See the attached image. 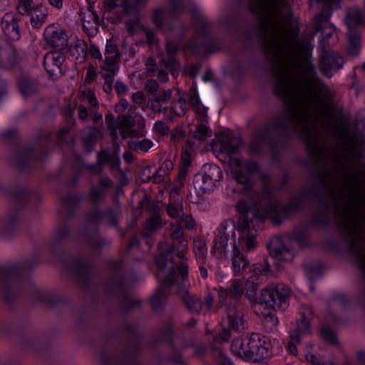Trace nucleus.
Instances as JSON below:
<instances>
[{"label":"nucleus","mask_w":365,"mask_h":365,"mask_svg":"<svg viewBox=\"0 0 365 365\" xmlns=\"http://www.w3.org/2000/svg\"><path fill=\"white\" fill-rule=\"evenodd\" d=\"M104 55L103 64L107 65H116L120 57L117 45L111 41H107Z\"/></svg>","instance_id":"29"},{"label":"nucleus","mask_w":365,"mask_h":365,"mask_svg":"<svg viewBox=\"0 0 365 365\" xmlns=\"http://www.w3.org/2000/svg\"><path fill=\"white\" fill-rule=\"evenodd\" d=\"M171 98L172 91L170 89L159 91L149 100L148 105L155 113H160L167 110L168 103Z\"/></svg>","instance_id":"20"},{"label":"nucleus","mask_w":365,"mask_h":365,"mask_svg":"<svg viewBox=\"0 0 365 365\" xmlns=\"http://www.w3.org/2000/svg\"><path fill=\"white\" fill-rule=\"evenodd\" d=\"M250 11L264 29L263 51L273 67L278 96H330L319 81L313 87L315 68L309 59V43L298 38L290 22L285 0H247Z\"/></svg>","instance_id":"1"},{"label":"nucleus","mask_w":365,"mask_h":365,"mask_svg":"<svg viewBox=\"0 0 365 365\" xmlns=\"http://www.w3.org/2000/svg\"><path fill=\"white\" fill-rule=\"evenodd\" d=\"M29 15L31 16V26L34 29H40L47 20L48 11L43 5L36 4L35 9Z\"/></svg>","instance_id":"25"},{"label":"nucleus","mask_w":365,"mask_h":365,"mask_svg":"<svg viewBox=\"0 0 365 365\" xmlns=\"http://www.w3.org/2000/svg\"><path fill=\"white\" fill-rule=\"evenodd\" d=\"M89 220L91 222H101L108 226L114 227L117 225L118 217L113 210L108 208L104 212L100 210L93 212L89 215Z\"/></svg>","instance_id":"23"},{"label":"nucleus","mask_w":365,"mask_h":365,"mask_svg":"<svg viewBox=\"0 0 365 365\" xmlns=\"http://www.w3.org/2000/svg\"><path fill=\"white\" fill-rule=\"evenodd\" d=\"M170 236L173 240H180L181 250L174 255L173 246L165 242L158 244L159 255L155 259L156 265L159 268L157 278H163L165 284H172L173 279L170 278V275L173 276L175 269H178L180 263L185 262L184 259L186 252V240L183 237L182 225L178 223L172 224Z\"/></svg>","instance_id":"4"},{"label":"nucleus","mask_w":365,"mask_h":365,"mask_svg":"<svg viewBox=\"0 0 365 365\" xmlns=\"http://www.w3.org/2000/svg\"><path fill=\"white\" fill-rule=\"evenodd\" d=\"M322 337L329 343L335 344L337 342L336 334L329 329L324 328L321 331Z\"/></svg>","instance_id":"47"},{"label":"nucleus","mask_w":365,"mask_h":365,"mask_svg":"<svg viewBox=\"0 0 365 365\" xmlns=\"http://www.w3.org/2000/svg\"><path fill=\"white\" fill-rule=\"evenodd\" d=\"M343 64V58L338 53L328 51L321 58L320 69L326 76L330 78Z\"/></svg>","instance_id":"14"},{"label":"nucleus","mask_w":365,"mask_h":365,"mask_svg":"<svg viewBox=\"0 0 365 365\" xmlns=\"http://www.w3.org/2000/svg\"><path fill=\"white\" fill-rule=\"evenodd\" d=\"M245 166L247 171L250 173L257 172L259 168L258 164L254 161L247 162Z\"/></svg>","instance_id":"63"},{"label":"nucleus","mask_w":365,"mask_h":365,"mask_svg":"<svg viewBox=\"0 0 365 365\" xmlns=\"http://www.w3.org/2000/svg\"><path fill=\"white\" fill-rule=\"evenodd\" d=\"M168 215L172 217H180L182 214V207L180 205H169L167 207Z\"/></svg>","instance_id":"51"},{"label":"nucleus","mask_w":365,"mask_h":365,"mask_svg":"<svg viewBox=\"0 0 365 365\" xmlns=\"http://www.w3.org/2000/svg\"><path fill=\"white\" fill-rule=\"evenodd\" d=\"M101 68L103 70L101 76L104 78L105 82L113 83L114 77L118 71V66L103 64Z\"/></svg>","instance_id":"36"},{"label":"nucleus","mask_w":365,"mask_h":365,"mask_svg":"<svg viewBox=\"0 0 365 365\" xmlns=\"http://www.w3.org/2000/svg\"><path fill=\"white\" fill-rule=\"evenodd\" d=\"M165 298V292L163 289H158L157 290L155 294L151 297L150 302L152 304V307L155 309H159Z\"/></svg>","instance_id":"44"},{"label":"nucleus","mask_w":365,"mask_h":365,"mask_svg":"<svg viewBox=\"0 0 365 365\" xmlns=\"http://www.w3.org/2000/svg\"><path fill=\"white\" fill-rule=\"evenodd\" d=\"M132 100L133 103L138 105H140L142 103H143L145 101V96L144 93L141 91H138L132 95Z\"/></svg>","instance_id":"57"},{"label":"nucleus","mask_w":365,"mask_h":365,"mask_svg":"<svg viewBox=\"0 0 365 365\" xmlns=\"http://www.w3.org/2000/svg\"><path fill=\"white\" fill-rule=\"evenodd\" d=\"M218 292V303L220 307H223L229 304L231 298L239 299L245 292L244 282L240 279H233L231 282L230 289L223 287H219Z\"/></svg>","instance_id":"12"},{"label":"nucleus","mask_w":365,"mask_h":365,"mask_svg":"<svg viewBox=\"0 0 365 365\" xmlns=\"http://www.w3.org/2000/svg\"><path fill=\"white\" fill-rule=\"evenodd\" d=\"M305 358L307 361L314 365H335L331 361L323 359L320 355L312 352H307L305 354Z\"/></svg>","instance_id":"43"},{"label":"nucleus","mask_w":365,"mask_h":365,"mask_svg":"<svg viewBox=\"0 0 365 365\" xmlns=\"http://www.w3.org/2000/svg\"><path fill=\"white\" fill-rule=\"evenodd\" d=\"M178 47L175 43L171 41H168L165 45L167 58L163 56L161 59L162 62L168 66H174V64L176 63L174 55L178 51Z\"/></svg>","instance_id":"31"},{"label":"nucleus","mask_w":365,"mask_h":365,"mask_svg":"<svg viewBox=\"0 0 365 365\" xmlns=\"http://www.w3.org/2000/svg\"><path fill=\"white\" fill-rule=\"evenodd\" d=\"M188 274V265L186 262L179 264L178 269H175L173 276L170 278L173 279L172 284H165L163 278L158 279L163 282L165 286L171 287L177 285L178 294L184 302L187 309L193 313L199 314L202 309V302L194 294L190 293L185 286V278Z\"/></svg>","instance_id":"7"},{"label":"nucleus","mask_w":365,"mask_h":365,"mask_svg":"<svg viewBox=\"0 0 365 365\" xmlns=\"http://www.w3.org/2000/svg\"><path fill=\"white\" fill-rule=\"evenodd\" d=\"M333 8H329L324 5V11L316 16L317 21L316 29L317 31H321L322 40L328 44L330 43L329 42V39L336 34L334 26L327 21V19L331 16V10Z\"/></svg>","instance_id":"13"},{"label":"nucleus","mask_w":365,"mask_h":365,"mask_svg":"<svg viewBox=\"0 0 365 365\" xmlns=\"http://www.w3.org/2000/svg\"><path fill=\"white\" fill-rule=\"evenodd\" d=\"M78 118L83 121L88 119V116L91 117L90 108L88 109L85 106L80 105L77 108Z\"/></svg>","instance_id":"53"},{"label":"nucleus","mask_w":365,"mask_h":365,"mask_svg":"<svg viewBox=\"0 0 365 365\" xmlns=\"http://www.w3.org/2000/svg\"><path fill=\"white\" fill-rule=\"evenodd\" d=\"M19 277V270L16 267L0 269V294L6 298L13 289Z\"/></svg>","instance_id":"15"},{"label":"nucleus","mask_w":365,"mask_h":365,"mask_svg":"<svg viewBox=\"0 0 365 365\" xmlns=\"http://www.w3.org/2000/svg\"><path fill=\"white\" fill-rule=\"evenodd\" d=\"M153 146V141L148 138L141 140H133L129 142V147L131 149L143 153L148 152Z\"/></svg>","instance_id":"34"},{"label":"nucleus","mask_w":365,"mask_h":365,"mask_svg":"<svg viewBox=\"0 0 365 365\" xmlns=\"http://www.w3.org/2000/svg\"><path fill=\"white\" fill-rule=\"evenodd\" d=\"M81 98L83 101H87L90 106L91 118L95 122L101 120L102 115L98 112V103L94 93L91 91H84L81 93Z\"/></svg>","instance_id":"27"},{"label":"nucleus","mask_w":365,"mask_h":365,"mask_svg":"<svg viewBox=\"0 0 365 365\" xmlns=\"http://www.w3.org/2000/svg\"><path fill=\"white\" fill-rule=\"evenodd\" d=\"M291 295L290 289L282 284L275 287L264 288L262 290L261 297L257 307L259 309L267 310L262 313L264 321L270 323L272 326L278 324L277 317L270 312V310H284L288 307V298Z\"/></svg>","instance_id":"6"},{"label":"nucleus","mask_w":365,"mask_h":365,"mask_svg":"<svg viewBox=\"0 0 365 365\" xmlns=\"http://www.w3.org/2000/svg\"><path fill=\"white\" fill-rule=\"evenodd\" d=\"M237 210L243 214L238 220L237 227L232 220L222 221L215 232L212 252L220 259H232V267L235 274L249 264L244 252L256 248L257 227L260 222H253L250 215L257 220V212L250 210L242 202L236 205Z\"/></svg>","instance_id":"2"},{"label":"nucleus","mask_w":365,"mask_h":365,"mask_svg":"<svg viewBox=\"0 0 365 365\" xmlns=\"http://www.w3.org/2000/svg\"><path fill=\"white\" fill-rule=\"evenodd\" d=\"M84 31L90 36L97 34L99 22L98 15L92 11H87L82 15Z\"/></svg>","instance_id":"24"},{"label":"nucleus","mask_w":365,"mask_h":365,"mask_svg":"<svg viewBox=\"0 0 365 365\" xmlns=\"http://www.w3.org/2000/svg\"><path fill=\"white\" fill-rule=\"evenodd\" d=\"M129 106V103L125 99H120L118 103L115 105V110L118 113H122Z\"/></svg>","instance_id":"58"},{"label":"nucleus","mask_w":365,"mask_h":365,"mask_svg":"<svg viewBox=\"0 0 365 365\" xmlns=\"http://www.w3.org/2000/svg\"><path fill=\"white\" fill-rule=\"evenodd\" d=\"M312 314V309L309 307H306L302 311V319L300 322H296V327L290 331L291 339L299 343L300 338L309 332V318Z\"/></svg>","instance_id":"18"},{"label":"nucleus","mask_w":365,"mask_h":365,"mask_svg":"<svg viewBox=\"0 0 365 365\" xmlns=\"http://www.w3.org/2000/svg\"><path fill=\"white\" fill-rule=\"evenodd\" d=\"M145 66L147 67L148 72L149 73H153L157 69L155 60L152 57L147 58L145 61Z\"/></svg>","instance_id":"61"},{"label":"nucleus","mask_w":365,"mask_h":365,"mask_svg":"<svg viewBox=\"0 0 365 365\" xmlns=\"http://www.w3.org/2000/svg\"><path fill=\"white\" fill-rule=\"evenodd\" d=\"M249 336L235 339L231 344V350L233 354L239 357L247 360L249 351Z\"/></svg>","instance_id":"28"},{"label":"nucleus","mask_w":365,"mask_h":365,"mask_svg":"<svg viewBox=\"0 0 365 365\" xmlns=\"http://www.w3.org/2000/svg\"><path fill=\"white\" fill-rule=\"evenodd\" d=\"M219 141L220 152L228 155L235 153L241 145L240 138L232 134H220Z\"/></svg>","instance_id":"21"},{"label":"nucleus","mask_w":365,"mask_h":365,"mask_svg":"<svg viewBox=\"0 0 365 365\" xmlns=\"http://www.w3.org/2000/svg\"><path fill=\"white\" fill-rule=\"evenodd\" d=\"M339 0H311L312 4L316 2L322 4L329 8H336L339 6Z\"/></svg>","instance_id":"54"},{"label":"nucleus","mask_w":365,"mask_h":365,"mask_svg":"<svg viewBox=\"0 0 365 365\" xmlns=\"http://www.w3.org/2000/svg\"><path fill=\"white\" fill-rule=\"evenodd\" d=\"M210 135L211 131L205 125L197 126L193 133V137L200 140H205Z\"/></svg>","instance_id":"46"},{"label":"nucleus","mask_w":365,"mask_h":365,"mask_svg":"<svg viewBox=\"0 0 365 365\" xmlns=\"http://www.w3.org/2000/svg\"><path fill=\"white\" fill-rule=\"evenodd\" d=\"M225 314V322L230 329L235 331H241L245 329V321L243 319V313L237 308L235 304L232 302L227 304Z\"/></svg>","instance_id":"17"},{"label":"nucleus","mask_w":365,"mask_h":365,"mask_svg":"<svg viewBox=\"0 0 365 365\" xmlns=\"http://www.w3.org/2000/svg\"><path fill=\"white\" fill-rule=\"evenodd\" d=\"M61 51H50L44 56L43 64L45 69L52 78H57L61 74V66L65 60Z\"/></svg>","instance_id":"16"},{"label":"nucleus","mask_w":365,"mask_h":365,"mask_svg":"<svg viewBox=\"0 0 365 365\" xmlns=\"http://www.w3.org/2000/svg\"><path fill=\"white\" fill-rule=\"evenodd\" d=\"M36 6L34 0H17V10L21 15H29Z\"/></svg>","instance_id":"41"},{"label":"nucleus","mask_w":365,"mask_h":365,"mask_svg":"<svg viewBox=\"0 0 365 365\" xmlns=\"http://www.w3.org/2000/svg\"><path fill=\"white\" fill-rule=\"evenodd\" d=\"M234 178L238 183L243 186L241 192L247 198V201L241 200L237 205L243 202L247 205L249 211L255 210L257 213V220L252 215H250V220L252 219L253 222H261L265 218H270L274 224L278 225L288 217L289 212L293 208V206L291 204L282 206L274 199H269L266 205H264L262 212H259L258 210V196L252 188L250 175L242 171H235L234 172Z\"/></svg>","instance_id":"3"},{"label":"nucleus","mask_w":365,"mask_h":365,"mask_svg":"<svg viewBox=\"0 0 365 365\" xmlns=\"http://www.w3.org/2000/svg\"><path fill=\"white\" fill-rule=\"evenodd\" d=\"M214 297L210 294H207L204 297L203 302H202V307L204 306L207 310H210L212 307Z\"/></svg>","instance_id":"59"},{"label":"nucleus","mask_w":365,"mask_h":365,"mask_svg":"<svg viewBox=\"0 0 365 365\" xmlns=\"http://www.w3.org/2000/svg\"><path fill=\"white\" fill-rule=\"evenodd\" d=\"M153 130L160 135H166L168 133L169 127L163 120H157L153 125Z\"/></svg>","instance_id":"48"},{"label":"nucleus","mask_w":365,"mask_h":365,"mask_svg":"<svg viewBox=\"0 0 365 365\" xmlns=\"http://www.w3.org/2000/svg\"><path fill=\"white\" fill-rule=\"evenodd\" d=\"M194 251L197 260L204 262L207 255L206 244L202 240H197L193 242Z\"/></svg>","instance_id":"39"},{"label":"nucleus","mask_w":365,"mask_h":365,"mask_svg":"<svg viewBox=\"0 0 365 365\" xmlns=\"http://www.w3.org/2000/svg\"><path fill=\"white\" fill-rule=\"evenodd\" d=\"M170 8L158 7L153 9L152 21L160 31L170 33L175 37H181L185 31L184 25L175 19L176 14L185 11L187 0H168Z\"/></svg>","instance_id":"5"},{"label":"nucleus","mask_w":365,"mask_h":365,"mask_svg":"<svg viewBox=\"0 0 365 365\" xmlns=\"http://www.w3.org/2000/svg\"><path fill=\"white\" fill-rule=\"evenodd\" d=\"M200 101L198 95L195 92H193L190 98V102L196 113L198 112L200 108Z\"/></svg>","instance_id":"55"},{"label":"nucleus","mask_w":365,"mask_h":365,"mask_svg":"<svg viewBox=\"0 0 365 365\" xmlns=\"http://www.w3.org/2000/svg\"><path fill=\"white\" fill-rule=\"evenodd\" d=\"M43 36L46 43L56 50H63L67 46L66 30L58 24L48 26L44 30Z\"/></svg>","instance_id":"10"},{"label":"nucleus","mask_w":365,"mask_h":365,"mask_svg":"<svg viewBox=\"0 0 365 365\" xmlns=\"http://www.w3.org/2000/svg\"><path fill=\"white\" fill-rule=\"evenodd\" d=\"M19 19L14 13H6L1 19V27L4 33L11 39L17 40L20 38Z\"/></svg>","instance_id":"19"},{"label":"nucleus","mask_w":365,"mask_h":365,"mask_svg":"<svg viewBox=\"0 0 365 365\" xmlns=\"http://www.w3.org/2000/svg\"><path fill=\"white\" fill-rule=\"evenodd\" d=\"M288 237H274L269 247L271 257L280 261H289L294 258V252Z\"/></svg>","instance_id":"11"},{"label":"nucleus","mask_w":365,"mask_h":365,"mask_svg":"<svg viewBox=\"0 0 365 365\" xmlns=\"http://www.w3.org/2000/svg\"><path fill=\"white\" fill-rule=\"evenodd\" d=\"M173 168V163L171 161H165L160 168L153 175V178L155 182L163 180L165 175H168L169 170Z\"/></svg>","instance_id":"42"},{"label":"nucleus","mask_w":365,"mask_h":365,"mask_svg":"<svg viewBox=\"0 0 365 365\" xmlns=\"http://www.w3.org/2000/svg\"><path fill=\"white\" fill-rule=\"evenodd\" d=\"M180 225H184L187 229H192L195 227V222L190 215H185L183 213L179 219Z\"/></svg>","instance_id":"50"},{"label":"nucleus","mask_w":365,"mask_h":365,"mask_svg":"<svg viewBox=\"0 0 365 365\" xmlns=\"http://www.w3.org/2000/svg\"><path fill=\"white\" fill-rule=\"evenodd\" d=\"M222 178V172L220 167L214 164L205 165L203 174L195 177V184L202 190H210Z\"/></svg>","instance_id":"9"},{"label":"nucleus","mask_w":365,"mask_h":365,"mask_svg":"<svg viewBox=\"0 0 365 365\" xmlns=\"http://www.w3.org/2000/svg\"><path fill=\"white\" fill-rule=\"evenodd\" d=\"M162 225L161 219L158 215L152 216L146 222L145 226V232L143 233V236L145 237H148V234L147 232H153L160 228Z\"/></svg>","instance_id":"38"},{"label":"nucleus","mask_w":365,"mask_h":365,"mask_svg":"<svg viewBox=\"0 0 365 365\" xmlns=\"http://www.w3.org/2000/svg\"><path fill=\"white\" fill-rule=\"evenodd\" d=\"M188 104L182 96L178 101L172 102L171 109L178 116L184 115L188 110Z\"/></svg>","instance_id":"37"},{"label":"nucleus","mask_w":365,"mask_h":365,"mask_svg":"<svg viewBox=\"0 0 365 365\" xmlns=\"http://www.w3.org/2000/svg\"><path fill=\"white\" fill-rule=\"evenodd\" d=\"M89 53L92 58L99 60L103 63V56L98 46L91 44L89 47Z\"/></svg>","instance_id":"52"},{"label":"nucleus","mask_w":365,"mask_h":365,"mask_svg":"<svg viewBox=\"0 0 365 365\" xmlns=\"http://www.w3.org/2000/svg\"><path fill=\"white\" fill-rule=\"evenodd\" d=\"M134 121L130 116L123 115L119 119L118 128L123 138L139 136L138 130L133 128Z\"/></svg>","instance_id":"26"},{"label":"nucleus","mask_w":365,"mask_h":365,"mask_svg":"<svg viewBox=\"0 0 365 365\" xmlns=\"http://www.w3.org/2000/svg\"><path fill=\"white\" fill-rule=\"evenodd\" d=\"M348 53L351 56H358L360 48V39L359 36L356 33H349L348 34Z\"/></svg>","instance_id":"32"},{"label":"nucleus","mask_w":365,"mask_h":365,"mask_svg":"<svg viewBox=\"0 0 365 365\" xmlns=\"http://www.w3.org/2000/svg\"><path fill=\"white\" fill-rule=\"evenodd\" d=\"M16 63L15 51L13 47L0 48V66L9 68Z\"/></svg>","instance_id":"30"},{"label":"nucleus","mask_w":365,"mask_h":365,"mask_svg":"<svg viewBox=\"0 0 365 365\" xmlns=\"http://www.w3.org/2000/svg\"><path fill=\"white\" fill-rule=\"evenodd\" d=\"M270 343L259 334L249 336V351L247 361H259L271 355Z\"/></svg>","instance_id":"8"},{"label":"nucleus","mask_w":365,"mask_h":365,"mask_svg":"<svg viewBox=\"0 0 365 365\" xmlns=\"http://www.w3.org/2000/svg\"><path fill=\"white\" fill-rule=\"evenodd\" d=\"M344 21L349 29L360 24L365 25V0H363L362 11L358 7H352L347 11Z\"/></svg>","instance_id":"22"},{"label":"nucleus","mask_w":365,"mask_h":365,"mask_svg":"<svg viewBox=\"0 0 365 365\" xmlns=\"http://www.w3.org/2000/svg\"><path fill=\"white\" fill-rule=\"evenodd\" d=\"M145 88L150 93H155L158 89V84L155 80H148L145 83Z\"/></svg>","instance_id":"56"},{"label":"nucleus","mask_w":365,"mask_h":365,"mask_svg":"<svg viewBox=\"0 0 365 365\" xmlns=\"http://www.w3.org/2000/svg\"><path fill=\"white\" fill-rule=\"evenodd\" d=\"M98 185L103 189H108L113 185V182L109 178H103L100 179Z\"/></svg>","instance_id":"62"},{"label":"nucleus","mask_w":365,"mask_h":365,"mask_svg":"<svg viewBox=\"0 0 365 365\" xmlns=\"http://www.w3.org/2000/svg\"><path fill=\"white\" fill-rule=\"evenodd\" d=\"M118 159L113 153H109L108 151L103 150L98 154V163L100 164L108 163H113L118 164Z\"/></svg>","instance_id":"45"},{"label":"nucleus","mask_w":365,"mask_h":365,"mask_svg":"<svg viewBox=\"0 0 365 365\" xmlns=\"http://www.w3.org/2000/svg\"><path fill=\"white\" fill-rule=\"evenodd\" d=\"M87 135L83 137V141L86 145V147L88 148V152H91V149L89 147L92 146L98 137L100 135V131L96 128H86Z\"/></svg>","instance_id":"40"},{"label":"nucleus","mask_w":365,"mask_h":365,"mask_svg":"<svg viewBox=\"0 0 365 365\" xmlns=\"http://www.w3.org/2000/svg\"><path fill=\"white\" fill-rule=\"evenodd\" d=\"M115 88L118 94H124L127 92L128 90L127 86L122 82L119 81L116 82Z\"/></svg>","instance_id":"64"},{"label":"nucleus","mask_w":365,"mask_h":365,"mask_svg":"<svg viewBox=\"0 0 365 365\" xmlns=\"http://www.w3.org/2000/svg\"><path fill=\"white\" fill-rule=\"evenodd\" d=\"M350 146L353 149L352 155H357L361 150L365 149V137L358 134L351 135Z\"/></svg>","instance_id":"33"},{"label":"nucleus","mask_w":365,"mask_h":365,"mask_svg":"<svg viewBox=\"0 0 365 365\" xmlns=\"http://www.w3.org/2000/svg\"><path fill=\"white\" fill-rule=\"evenodd\" d=\"M140 27V20L138 17H133L125 22V28L130 34H134Z\"/></svg>","instance_id":"49"},{"label":"nucleus","mask_w":365,"mask_h":365,"mask_svg":"<svg viewBox=\"0 0 365 365\" xmlns=\"http://www.w3.org/2000/svg\"><path fill=\"white\" fill-rule=\"evenodd\" d=\"M148 0H123L122 7L127 14H135L138 11V6L143 5Z\"/></svg>","instance_id":"35"},{"label":"nucleus","mask_w":365,"mask_h":365,"mask_svg":"<svg viewBox=\"0 0 365 365\" xmlns=\"http://www.w3.org/2000/svg\"><path fill=\"white\" fill-rule=\"evenodd\" d=\"M147 42L150 45H156L158 43V40L157 39L155 34L153 31L150 30H147L145 31Z\"/></svg>","instance_id":"60"}]
</instances>
